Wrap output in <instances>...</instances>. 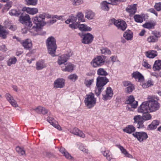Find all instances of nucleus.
<instances>
[{
    "label": "nucleus",
    "instance_id": "obj_6",
    "mask_svg": "<svg viewBox=\"0 0 161 161\" xmlns=\"http://www.w3.org/2000/svg\"><path fill=\"white\" fill-rule=\"evenodd\" d=\"M127 104V109L130 111H133V109L136 108L138 105V102L135 100V99L133 96H130L126 101Z\"/></svg>",
    "mask_w": 161,
    "mask_h": 161
},
{
    "label": "nucleus",
    "instance_id": "obj_11",
    "mask_svg": "<svg viewBox=\"0 0 161 161\" xmlns=\"http://www.w3.org/2000/svg\"><path fill=\"white\" fill-rule=\"evenodd\" d=\"M19 20L21 23L25 24L27 27H30L32 25L30 18L28 14H26L25 16L22 15L19 17Z\"/></svg>",
    "mask_w": 161,
    "mask_h": 161
},
{
    "label": "nucleus",
    "instance_id": "obj_12",
    "mask_svg": "<svg viewBox=\"0 0 161 161\" xmlns=\"http://www.w3.org/2000/svg\"><path fill=\"white\" fill-rule=\"evenodd\" d=\"M113 92L111 88L110 87H108L105 92L102 94V98L104 100L110 99L113 97Z\"/></svg>",
    "mask_w": 161,
    "mask_h": 161
},
{
    "label": "nucleus",
    "instance_id": "obj_64",
    "mask_svg": "<svg viewBox=\"0 0 161 161\" xmlns=\"http://www.w3.org/2000/svg\"><path fill=\"white\" fill-rule=\"evenodd\" d=\"M59 152L63 154H64L67 151L63 147H61L59 150Z\"/></svg>",
    "mask_w": 161,
    "mask_h": 161
},
{
    "label": "nucleus",
    "instance_id": "obj_57",
    "mask_svg": "<svg viewBox=\"0 0 161 161\" xmlns=\"http://www.w3.org/2000/svg\"><path fill=\"white\" fill-rule=\"evenodd\" d=\"M63 155L67 159L71 160L73 159V158L72 157L67 151Z\"/></svg>",
    "mask_w": 161,
    "mask_h": 161
},
{
    "label": "nucleus",
    "instance_id": "obj_50",
    "mask_svg": "<svg viewBox=\"0 0 161 161\" xmlns=\"http://www.w3.org/2000/svg\"><path fill=\"white\" fill-rule=\"evenodd\" d=\"M142 65L143 66L147 69H151V65L147 62L146 60H143Z\"/></svg>",
    "mask_w": 161,
    "mask_h": 161
},
{
    "label": "nucleus",
    "instance_id": "obj_18",
    "mask_svg": "<svg viewBox=\"0 0 161 161\" xmlns=\"http://www.w3.org/2000/svg\"><path fill=\"white\" fill-rule=\"evenodd\" d=\"M23 11H26L29 14L34 15L38 12V9L36 8H30L29 7H24L22 9Z\"/></svg>",
    "mask_w": 161,
    "mask_h": 161
},
{
    "label": "nucleus",
    "instance_id": "obj_37",
    "mask_svg": "<svg viewBox=\"0 0 161 161\" xmlns=\"http://www.w3.org/2000/svg\"><path fill=\"white\" fill-rule=\"evenodd\" d=\"M77 19L76 17L72 14L69 16V18L65 21V22L67 24H69L70 22L75 23L76 22Z\"/></svg>",
    "mask_w": 161,
    "mask_h": 161
},
{
    "label": "nucleus",
    "instance_id": "obj_16",
    "mask_svg": "<svg viewBox=\"0 0 161 161\" xmlns=\"http://www.w3.org/2000/svg\"><path fill=\"white\" fill-rule=\"evenodd\" d=\"M5 97L7 100L13 107L15 108L18 107V105L17 102L10 94L9 93H7L5 95Z\"/></svg>",
    "mask_w": 161,
    "mask_h": 161
},
{
    "label": "nucleus",
    "instance_id": "obj_21",
    "mask_svg": "<svg viewBox=\"0 0 161 161\" xmlns=\"http://www.w3.org/2000/svg\"><path fill=\"white\" fill-rule=\"evenodd\" d=\"M8 34V31L4 29L3 26L0 25V37L2 39H5Z\"/></svg>",
    "mask_w": 161,
    "mask_h": 161
},
{
    "label": "nucleus",
    "instance_id": "obj_14",
    "mask_svg": "<svg viewBox=\"0 0 161 161\" xmlns=\"http://www.w3.org/2000/svg\"><path fill=\"white\" fill-rule=\"evenodd\" d=\"M65 86V80L62 78H58L54 82L53 86L56 88H62Z\"/></svg>",
    "mask_w": 161,
    "mask_h": 161
},
{
    "label": "nucleus",
    "instance_id": "obj_5",
    "mask_svg": "<svg viewBox=\"0 0 161 161\" xmlns=\"http://www.w3.org/2000/svg\"><path fill=\"white\" fill-rule=\"evenodd\" d=\"M84 100L85 105L88 108H91L94 106L96 103V99L94 97V95L92 93L87 95Z\"/></svg>",
    "mask_w": 161,
    "mask_h": 161
},
{
    "label": "nucleus",
    "instance_id": "obj_46",
    "mask_svg": "<svg viewBox=\"0 0 161 161\" xmlns=\"http://www.w3.org/2000/svg\"><path fill=\"white\" fill-rule=\"evenodd\" d=\"M108 3L113 5H116L119 4L120 2H124V0H109Z\"/></svg>",
    "mask_w": 161,
    "mask_h": 161
},
{
    "label": "nucleus",
    "instance_id": "obj_45",
    "mask_svg": "<svg viewBox=\"0 0 161 161\" xmlns=\"http://www.w3.org/2000/svg\"><path fill=\"white\" fill-rule=\"evenodd\" d=\"M147 41L150 43H154L157 42L158 39H156V38L153 36H150L148 37Z\"/></svg>",
    "mask_w": 161,
    "mask_h": 161
},
{
    "label": "nucleus",
    "instance_id": "obj_3",
    "mask_svg": "<svg viewBox=\"0 0 161 161\" xmlns=\"http://www.w3.org/2000/svg\"><path fill=\"white\" fill-rule=\"evenodd\" d=\"M46 43L49 53L53 57L55 56L57 48L55 38L53 36L49 37L46 40Z\"/></svg>",
    "mask_w": 161,
    "mask_h": 161
},
{
    "label": "nucleus",
    "instance_id": "obj_24",
    "mask_svg": "<svg viewBox=\"0 0 161 161\" xmlns=\"http://www.w3.org/2000/svg\"><path fill=\"white\" fill-rule=\"evenodd\" d=\"M123 36L127 40H131L133 37V32L129 30H127L124 34Z\"/></svg>",
    "mask_w": 161,
    "mask_h": 161
},
{
    "label": "nucleus",
    "instance_id": "obj_41",
    "mask_svg": "<svg viewBox=\"0 0 161 161\" xmlns=\"http://www.w3.org/2000/svg\"><path fill=\"white\" fill-rule=\"evenodd\" d=\"M101 53L104 54L110 55L111 52L110 50L107 47H102L101 49Z\"/></svg>",
    "mask_w": 161,
    "mask_h": 161
},
{
    "label": "nucleus",
    "instance_id": "obj_20",
    "mask_svg": "<svg viewBox=\"0 0 161 161\" xmlns=\"http://www.w3.org/2000/svg\"><path fill=\"white\" fill-rule=\"evenodd\" d=\"M72 133L82 138L85 137V135L83 132L78 129L75 128L70 131Z\"/></svg>",
    "mask_w": 161,
    "mask_h": 161
},
{
    "label": "nucleus",
    "instance_id": "obj_58",
    "mask_svg": "<svg viewBox=\"0 0 161 161\" xmlns=\"http://www.w3.org/2000/svg\"><path fill=\"white\" fill-rule=\"evenodd\" d=\"M79 23L77 22L76 23H72V24L69 25V27L73 29H75L78 28Z\"/></svg>",
    "mask_w": 161,
    "mask_h": 161
},
{
    "label": "nucleus",
    "instance_id": "obj_54",
    "mask_svg": "<svg viewBox=\"0 0 161 161\" xmlns=\"http://www.w3.org/2000/svg\"><path fill=\"white\" fill-rule=\"evenodd\" d=\"M16 151L21 155H23L25 153V152L22 148L19 147H16Z\"/></svg>",
    "mask_w": 161,
    "mask_h": 161
},
{
    "label": "nucleus",
    "instance_id": "obj_43",
    "mask_svg": "<svg viewBox=\"0 0 161 161\" xmlns=\"http://www.w3.org/2000/svg\"><path fill=\"white\" fill-rule=\"evenodd\" d=\"M136 22L138 23H142L143 21L142 17L140 15H135L134 17Z\"/></svg>",
    "mask_w": 161,
    "mask_h": 161
},
{
    "label": "nucleus",
    "instance_id": "obj_7",
    "mask_svg": "<svg viewBox=\"0 0 161 161\" xmlns=\"http://www.w3.org/2000/svg\"><path fill=\"white\" fill-rule=\"evenodd\" d=\"M111 20L118 29L122 31H124L126 29L127 24L124 21L120 19L116 20L114 19H112Z\"/></svg>",
    "mask_w": 161,
    "mask_h": 161
},
{
    "label": "nucleus",
    "instance_id": "obj_62",
    "mask_svg": "<svg viewBox=\"0 0 161 161\" xmlns=\"http://www.w3.org/2000/svg\"><path fill=\"white\" fill-rule=\"evenodd\" d=\"M123 84L124 86L127 87L132 84L129 81H125L123 82Z\"/></svg>",
    "mask_w": 161,
    "mask_h": 161
},
{
    "label": "nucleus",
    "instance_id": "obj_26",
    "mask_svg": "<svg viewBox=\"0 0 161 161\" xmlns=\"http://www.w3.org/2000/svg\"><path fill=\"white\" fill-rule=\"evenodd\" d=\"M156 24V23L154 22H147L143 24L142 26L144 28L150 30L154 29Z\"/></svg>",
    "mask_w": 161,
    "mask_h": 161
},
{
    "label": "nucleus",
    "instance_id": "obj_49",
    "mask_svg": "<svg viewBox=\"0 0 161 161\" xmlns=\"http://www.w3.org/2000/svg\"><path fill=\"white\" fill-rule=\"evenodd\" d=\"M152 82L151 80H148L147 82L142 85V86L144 88H146L153 85Z\"/></svg>",
    "mask_w": 161,
    "mask_h": 161
},
{
    "label": "nucleus",
    "instance_id": "obj_23",
    "mask_svg": "<svg viewBox=\"0 0 161 161\" xmlns=\"http://www.w3.org/2000/svg\"><path fill=\"white\" fill-rule=\"evenodd\" d=\"M147 57L149 58H153L157 55V52L154 50L147 51L145 53Z\"/></svg>",
    "mask_w": 161,
    "mask_h": 161
},
{
    "label": "nucleus",
    "instance_id": "obj_42",
    "mask_svg": "<svg viewBox=\"0 0 161 161\" xmlns=\"http://www.w3.org/2000/svg\"><path fill=\"white\" fill-rule=\"evenodd\" d=\"M17 59L15 57L11 58H9L7 62V64L8 66H10L12 64L16 63Z\"/></svg>",
    "mask_w": 161,
    "mask_h": 161
},
{
    "label": "nucleus",
    "instance_id": "obj_29",
    "mask_svg": "<svg viewBox=\"0 0 161 161\" xmlns=\"http://www.w3.org/2000/svg\"><path fill=\"white\" fill-rule=\"evenodd\" d=\"M153 69L154 71L160 70L161 69V60H156L155 62Z\"/></svg>",
    "mask_w": 161,
    "mask_h": 161
},
{
    "label": "nucleus",
    "instance_id": "obj_34",
    "mask_svg": "<svg viewBox=\"0 0 161 161\" xmlns=\"http://www.w3.org/2000/svg\"><path fill=\"white\" fill-rule=\"evenodd\" d=\"M106 1H103L100 4L101 8L103 10L108 11L109 10V7L108 4H109Z\"/></svg>",
    "mask_w": 161,
    "mask_h": 161
},
{
    "label": "nucleus",
    "instance_id": "obj_25",
    "mask_svg": "<svg viewBox=\"0 0 161 161\" xmlns=\"http://www.w3.org/2000/svg\"><path fill=\"white\" fill-rule=\"evenodd\" d=\"M22 44L24 48L28 49L30 48L32 46L31 41L29 39H27L24 41Z\"/></svg>",
    "mask_w": 161,
    "mask_h": 161
},
{
    "label": "nucleus",
    "instance_id": "obj_56",
    "mask_svg": "<svg viewBox=\"0 0 161 161\" xmlns=\"http://www.w3.org/2000/svg\"><path fill=\"white\" fill-rule=\"evenodd\" d=\"M68 78L73 81H75L78 78V76L75 74L70 75L68 76Z\"/></svg>",
    "mask_w": 161,
    "mask_h": 161
},
{
    "label": "nucleus",
    "instance_id": "obj_48",
    "mask_svg": "<svg viewBox=\"0 0 161 161\" xmlns=\"http://www.w3.org/2000/svg\"><path fill=\"white\" fill-rule=\"evenodd\" d=\"M71 1L73 5L75 6L79 5L83 3L82 0H72Z\"/></svg>",
    "mask_w": 161,
    "mask_h": 161
},
{
    "label": "nucleus",
    "instance_id": "obj_51",
    "mask_svg": "<svg viewBox=\"0 0 161 161\" xmlns=\"http://www.w3.org/2000/svg\"><path fill=\"white\" fill-rule=\"evenodd\" d=\"M94 80L92 79L90 80H88L86 79L85 80L84 84L87 87H90L91 85L93 82Z\"/></svg>",
    "mask_w": 161,
    "mask_h": 161
},
{
    "label": "nucleus",
    "instance_id": "obj_1",
    "mask_svg": "<svg viewBox=\"0 0 161 161\" xmlns=\"http://www.w3.org/2000/svg\"><path fill=\"white\" fill-rule=\"evenodd\" d=\"M147 99L142 102L137 109L138 113L143 114L142 116L144 121L151 120L152 117L149 113L156 112L160 107V104L155 100L154 97L149 96Z\"/></svg>",
    "mask_w": 161,
    "mask_h": 161
},
{
    "label": "nucleus",
    "instance_id": "obj_47",
    "mask_svg": "<svg viewBox=\"0 0 161 161\" xmlns=\"http://www.w3.org/2000/svg\"><path fill=\"white\" fill-rule=\"evenodd\" d=\"M152 34L153 35V36H155L157 39H158V38L161 36V32L156 31H152Z\"/></svg>",
    "mask_w": 161,
    "mask_h": 161
},
{
    "label": "nucleus",
    "instance_id": "obj_10",
    "mask_svg": "<svg viewBox=\"0 0 161 161\" xmlns=\"http://www.w3.org/2000/svg\"><path fill=\"white\" fill-rule=\"evenodd\" d=\"M132 135L140 142H142L146 140L148 137L147 133L143 131L136 132L135 133H133Z\"/></svg>",
    "mask_w": 161,
    "mask_h": 161
},
{
    "label": "nucleus",
    "instance_id": "obj_40",
    "mask_svg": "<svg viewBox=\"0 0 161 161\" xmlns=\"http://www.w3.org/2000/svg\"><path fill=\"white\" fill-rule=\"evenodd\" d=\"M134 86L133 84H131L127 86L125 89V92L126 93H130L134 89Z\"/></svg>",
    "mask_w": 161,
    "mask_h": 161
},
{
    "label": "nucleus",
    "instance_id": "obj_13",
    "mask_svg": "<svg viewBox=\"0 0 161 161\" xmlns=\"http://www.w3.org/2000/svg\"><path fill=\"white\" fill-rule=\"evenodd\" d=\"M93 38V35L89 33L84 34L82 42L84 44H88L92 42Z\"/></svg>",
    "mask_w": 161,
    "mask_h": 161
},
{
    "label": "nucleus",
    "instance_id": "obj_35",
    "mask_svg": "<svg viewBox=\"0 0 161 161\" xmlns=\"http://www.w3.org/2000/svg\"><path fill=\"white\" fill-rule=\"evenodd\" d=\"M120 149V150L121 151V152L122 153L124 154V155L126 156V157L132 158V156L130 154H129L128 152L126 151V150L123 147L121 146L120 145H118L117 146Z\"/></svg>",
    "mask_w": 161,
    "mask_h": 161
},
{
    "label": "nucleus",
    "instance_id": "obj_44",
    "mask_svg": "<svg viewBox=\"0 0 161 161\" xmlns=\"http://www.w3.org/2000/svg\"><path fill=\"white\" fill-rule=\"evenodd\" d=\"M73 70V64H69L66 66L65 69H63V71H68L69 72H72Z\"/></svg>",
    "mask_w": 161,
    "mask_h": 161
},
{
    "label": "nucleus",
    "instance_id": "obj_55",
    "mask_svg": "<svg viewBox=\"0 0 161 161\" xmlns=\"http://www.w3.org/2000/svg\"><path fill=\"white\" fill-rule=\"evenodd\" d=\"M43 155L49 158H52L54 157V155L50 152H43Z\"/></svg>",
    "mask_w": 161,
    "mask_h": 161
},
{
    "label": "nucleus",
    "instance_id": "obj_36",
    "mask_svg": "<svg viewBox=\"0 0 161 161\" xmlns=\"http://www.w3.org/2000/svg\"><path fill=\"white\" fill-rule=\"evenodd\" d=\"M97 73L98 75L103 76V77H105L108 75V73L103 68L98 69L97 70Z\"/></svg>",
    "mask_w": 161,
    "mask_h": 161
},
{
    "label": "nucleus",
    "instance_id": "obj_22",
    "mask_svg": "<svg viewBox=\"0 0 161 161\" xmlns=\"http://www.w3.org/2000/svg\"><path fill=\"white\" fill-rule=\"evenodd\" d=\"M132 75L133 77L135 79H138L139 81H142L144 79V77L139 72H134L132 74Z\"/></svg>",
    "mask_w": 161,
    "mask_h": 161
},
{
    "label": "nucleus",
    "instance_id": "obj_17",
    "mask_svg": "<svg viewBox=\"0 0 161 161\" xmlns=\"http://www.w3.org/2000/svg\"><path fill=\"white\" fill-rule=\"evenodd\" d=\"M136 4H134L128 6L125 9L126 11L129 13L130 15H132L134 14L136 11Z\"/></svg>",
    "mask_w": 161,
    "mask_h": 161
},
{
    "label": "nucleus",
    "instance_id": "obj_52",
    "mask_svg": "<svg viewBox=\"0 0 161 161\" xmlns=\"http://www.w3.org/2000/svg\"><path fill=\"white\" fill-rule=\"evenodd\" d=\"M77 16L78 18L79 22L84 21V19H83L84 17V15L81 12L78 13L77 14Z\"/></svg>",
    "mask_w": 161,
    "mask_h": 161
},
{
    "label": "nucleus",
    "instance_id": "obj_28",
    "mask_svg": "<svg viewBox=\"0 0 161 161\" xmlns=\"http://www.w3.org/2000/svg\"><path fill=\"white\" fill-rule=\"evenodd\" d=\"M85 17L89 20L93 19L95 16V13L91 10H87L86 11Z\"/></svg>",
    "mask_w": 161,
    "mask_h": 161
},
{
    "label": "nucleus",
    "instance_id": "obj_33",
    "mask_svg": "<svg viewBox=\"0 0 161 161\" xmlns=\"http://www.w3.org/2000/svg\"><path fill=\"white\" fill-rule=\"evenodd\" d=\"M34 110L37 113H41L43 114H46L48 112V110L47 109L42 106H39Z\"/></svg>",
    "mask_w": 161,
    "mask_h": 161
},
{
    "label": "nucleus",
    "instance_id": "obj_53",
    "mask_svg": "<svg viewBox=\"0 0 161 161\" xmlns=\"http://www.w3.org/2000/svg\"><path fill=\"white\" fill-rule=\"evenodd\" d=\"M29 5H35L37 4V0H25Z\"/></svg>",
    "mask_w": 161,
    "mask_h": 161
},
{
    "label": "nucleus",
    "instance_id": "obj_32",
    "mask_svg": "<svg viewBox=\"0 0 161 161\" xmlns=\"http://www.w3.org/2000/svg\"><path fill=\"white\" fill-rule=\"evenodd\" d=\"M159 121L158 120H153L151 124L148 125L149 129L151 130H153L157 128L159 125Z\"/></svg>",
    "mask_w": 161,
    "mask_h": 161
},
{
    "label": "nucleus",
    "instance_id": "obj_38",
    "mask_svg": "<svg viewBox=\"0 0 161 161\" xmlns=\"http://www.w3.org/2000/svg\"><path fill=\"white\" fill-rule=\"evenodd\" d=\"M103 154L108 160L110 161V160L112 158V155L109 151H105L103 152Z\"/></svg>",
    "mask_w": 161,
    "mask_h": 161
},
{
    "label": "nucleus",
    "instance_id": "obj_2",
    "mask_svg": "<svg viewBox=\"0 0 161 161\" xmlns=\"http://www.w3.org/2000/svg\"><path fill=\"white\" fill-rule=\"evenodd\" d=\"M109 82L108 79L106 77L99 76L97 79L96 87L95 92V94L97 96L100 94L104 86Z\"/></svg>",
    "mask_w": 161,
    "mask_h": 161
},
{
    "label": "nucleus",
    "instance_id": "obj_30",
    "mask_svg": "<svg viewBox=\"0 0 161 161\" xmlns=\"http://www.w3.org/2000/svg\"><path fill=\"white\" fill-rule=\"evenodd\" d=\"M46 67V65L43 60L38 61L36 63V69L38 70L42 69Z\"/></svg>",
    "mask_w": 161,
    "mask_h": 161
},
{
    "label": "nucleus",
    "instance_id": "obj_60",
    "mask_svg": "<svg viewBox=\"0 0 161 161\" xmlns=\"http://www.w3.org/2000/svg\"><path fill=\"white\" fill-rule=\"evenodd\" d=\"M63 16H58L57 15H54L53 16L52 18H56L59 20L61 19L62 21H63L64 20L63 19Z\"/></svg>",
    "mask_w": 161,
    "mask_h": 161
},
{
    "label": "nucleus",
    "instance_id": "obj_31",
    "mask_svg": "<svg viewBox=\"0 0 161 161\" xmlns=\"http://www.w3.org/2000/svg\"><path fill=\"white\" fill-rule=\"evenodd\" d=\"M78 28L81 31H90L92 30V28L84 24H79Z\"/></svg>",
    "mask_w": 161,
    "mask_h": 161
},
{
    "label": "nucleus",
    "instance_id": "obj_39",
    "mask_svg": "<svg viewBox=\"0 0 161 161\" xmlns=\"http://www.w3.org/2000/svg\"><path fill=\"white\" fill-rule=\"evenodd\" d=\"M21 11L20 10H16L15 9H12L9 12V14L12 16H18L21 14Z\"/></svg>",
    "mask_w": 161,
    "mask_h": 161
},
{
    "label": "nucleus",
    "instance_id": "obj_59",
    "mask_svg": "<svg viewBox=\"0 0 161 161\" xmlns=\"http://www.w3.org/2000/svg\"><path fill=\"white\" fill-rule=\"evenodd\" d=\"M154 8L158 11L161 10V3H156L154 6Z\"/></svg>",
    "mask_w": 161,
    "mask_h": 161
},
{
    "label": "nucleus",
    "instance_id": "obj_9",
    "mask_svg": "<svg viewBox=\"0 0 161 161\" xmlns=\"http://www.w3.org/2000/svg\"><path fill=\"white\" fill-rule=\"evenodd\" d=\"M134 123L136 124V127L138 129L143 128L144 127L143 123L144 121L142 117L140 115H136L134 116L133 118Z\"/></svg>",
    "mask_w": 161,
    "mask_h": 161
},
{
    "label": "nucleus",
    "instance_id": "obj_19",
    "mask_svg": "<svg viewBox=\"0 0 161 161\" xmlns=\"http://www.w3.org/2000/svg\"><path fill=\"white\" fill-rule=\"evenodd\" d=\"M69 57V56L67 54L63 55L60 56L58 61V64L61 65L66 62Z\"/></svg>",
    "mask_w": 161,
    "mask_h": 161
},
{
    "label": "nucleus",
    "instance_id": "obj_27",
    "mask_svg": "<svg viewBox=\"0 0 161 161\" xmlns=\"http://www.w3.org/2000/svg\"><path fill=\"white\" fill-rule=\"evenodd\" d=\"M136 129L132 125H129L123 129L124 132L129 134H131L135 131Z\"/></svg>",
    "mask_w": 161,
    "mask_h": 161
},
{
    "label": "nucleus",
    "instance_id": "obj_63",
    "mask_svg": "<svg viewBox=\"0 0 161 161\" xmlns=\"http://www.w3.org/2000/svg\"><path fill=\"white\" fill-rule=\"evenodd\" d=\"M0 50L3 52H6L7 49L5 45H2L0 46Z\"/></svg>",
    "mask_w": 161,
    "mask_h": 161
},
{
    "label": "nucleus",
    "instance_id": "obj_61",
    "mask_svg": "<svg viewBox=\"0 0 161 161\" xmlns=\"http://www.w3.org/2000/svg\"><path fill=\"white\" fill-rule=\"evenodd\" d=\"M79 149L80 150L82 151L84 153H88V150L87 149H86L82 145H80V146Z\"/></svg>",
    "mask_w": 161,
    "mask_h": 161
},
{
    "label": "nucleus",
    "instance_id": "obj_4",
    "mask_svg": "<svg viewBox=\"0 0 161 161\" xmlns=\"http://www.w3.org/2000/svg\"><path fill=\"white\" fill-rule=\"evenodd\" d=\"M46 16V14L43 13L40 14L39 16H37L32 18L33 22L36 25L33 26L32 29L37 31L38 29L44 25L46 23L43 21V20L45 19Z\"/></svg>",
    "mask_w": 161,
    "mask_h": 161
},
{
    "label": "nucleus",
    "instance_id": "obj_8",
    "mask_svg": "<svg viewBox=\"0 0 161 161\" xmlns=\"http://www.w3.org/2000/svg\"><path fill=\"white\" fill-rule=\"evenodd\" d=\"M105 61L101 56H97L94 58L91 62V65L94 68L100 67L103 65Z\"/></svg>",
    "mask_w": 161,
    "mask_h": 161
},
{
    "label": "nucleus",
    "instance_id": "obj_15",
    "mask_svg": "<svg viewBox=\"0 0 161 161\" xmlns=\"http://www.w3.org/2000/svg\"><path fill=\"white\" fill-rule=\"evenodd\" d=\"M47 121L50 124L58 130H62L61 127L58 124V122L53 118L50 117H48L47 118Z\"/></svg>",
    "mask_w": 161,
    "mask_h": 161
}]
</instances>
